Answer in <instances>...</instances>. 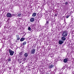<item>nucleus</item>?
I'll return each mask as SVG.
<instances>
[{
  "label": "nucleus",
  "mask_w": 74,
  "mask_h": 74,
  "mask_svg": "<svg viewBox=\"0 0 74 74\" xmlns=\"http://www.w3.org/2000/svg\"><path fill=\"white\" fill-rule=\"evenodd\" d=\"M59 74H61V73H60Z\"/></svg>",
  "instance_id": "c85d7f7f"
},
{
  "label": "nucleus",
  "mask_w": 74,
  "mask_h": 74,
  "mask_svg": "<svg viewBox=\"0 0 74 74\" xmlns=\"http://www.w3.org/2000/svg\"><path fill=\"white\" fill-rule=\"evenodd\" d=\"M24 40H25L24 38H22L20 39L21 41H24Z\"/></svg>",
  "instance_id": "f8f14e48"
},
{
  "label": "nucleus",
  "mask_w": 74,
  "mask_h": 74,
  "mask_svg": "<svg viewBox=\"0 0 74 74\" xmlns=\"http://www.w3.org/2000/svg\"><path fill=\"white\" fill-rule=\"evenodd\" d=\"M61 40H62V41H65L66 40V38H65V37L63 36L62 37H61Z\"/></svg>",
  "instance_id": "1a4fd4ad"
},
{
  "label": "nucleus",
  "mask_w": 74,
  "mask_h": 74,
  "mask_svg": "<svg viewBox=\"0 0 74 74\" xmlns=\"http://www.w3.org/2000/svg\"><path fill=\"white\" fill-rule=\"evenodd\" d=\"M22 59H23V58H22L21 59V60H22Z\"/></svg>",
  "instance_id": "cd10ccee"
},
{
  "label": "nucleus",
  "mask_w": 74,
  "mask_h": 74,
  "mask_svg": "<svg viewBox=\"0 0 74 74\" xmlns=\"http://www.w3.org/2000/svg\"><path fill=\"white\" fill-rule=\"evenodd\" d=\"M65 5H67V4H68V2H66L65 3Z\"/></svg>",
  "instance_id": "6ab92c4d"
},
{
  "label": "nucleus",
  "mask_w": 74,
  "mask_h": 74,
  "mask_svg": "<svg viewBox=\"0 0 74 74\" xmlns=\"http://www.w3.org/2000/svg\"><path fill=\"white\" fill-rule=\"evenodd\" d=\"M24 55L25 57H27L28 56H29V53H25L24 54Z\"/></svg>",
  "instance_id": "6e6552de"
},
{
  "label": "nucleus",
  "mask_w": 74,
  "mask_h": 74,
  "mask_svg": "<svg viewBox=\"0 0 74 74\" xmlns=\"http://www.w3.org/2000/svg\"><path fill=\"white\" fill-rule=\"evenodd\" d=\"M28 30H29V31H31V28L30 27H29L28 29Z\"/></svg>",
  "instance_id": "2eb2a0df"
},
{
  "label": "nucleus",
  "mask_w": 74,
  "mask_h": 74,
  "mask_svg": "<svg viewBox=\"0 0 74 74\" xmlns=\"http://www.w3.org/2000/svg\"><path fill=\"white\" fill-rule=\"evenodd\" d=\"M21 16V14H19L17 16H18V17H20Z\"/></svg>",
  "instance_id": "4468645a"
},
{
  "label": "nucleus",
  "mask_w": 74,
  "mask_h": 74,
  "mask_svg": "<svg viewBox=\"0 0 74 74\" xmlns=\"http://www.w3.org/2000/svg\"><path fill=\"white\" fill-rule=\"evenodd\" d=\"M64 41L62 40H59V42H58V44L60 45H62L63 43H64Z\"/></svg>",
  "instance_id": "20e7f679"
},
{
  "label": "nucleus",
  "mask_w": 74,
  "mask_h": 74,
  "mask_svg": "<svg viewBox=\"0 0 74 74\" xmlns=\"http://www.w3.org/2000/svg\"><path fill=\"white\" fill-rule=\"evenodd\" d=\"M22 44H23L24 46V45H25V44H26V41L24 42H23V43Z\"/></svg>",
  "instance_id": "ddd939ff"
},
{
  "label": "nucleus",
  "mask_w": 74,
  "mask_h": 74,
  "mask_svg": "<svg viewBox=\"0 0 74 74\" xmlns=\"http://www.w3.org/2000/svg\"><path fill=\"white\" fill-rule=\"evenodd\" d=\"M54 67V65L52 64H51L48 66V69H51L52 68H53Z\"/></svg>",
  "instance_id": "423d86ee"
},
{
  "label": "nucleus",
  "mask_w": 74,
  "mask_h": 74,
  "mask_svg": "<svg viewBox=\"0 0 74 74\" xmlns=\"http://www.w3.org/2000/svg\"><path fill=\"white\" fill-rule=\"evenodd\" d=\"M6 16L8 18H10V17H11V14L10 13H7L6 14Z\"/></svg>",
  "instance_id": "39448f33"
},
{
  "label": "nucleus",
  "mask_w": 74,
  "mask_h": 74,
  "mask_svg": "<svg viewBox=\"0 0 74 74\" xmlns=\"http://www.w3.org/2000/svg\"><path fill=\"white\" fill-rule=\"evenodd\" d=\"M48 23H49L48 21H47L46 23L45 24V25H48V24H49Z\"/></svg>",
  "instance_id": "dca6fc26"
},
{
  "label": "nucleus",
  "mask_w": 74,
  "mask_h": 74,
  "mask_svg": "<svg viewBox=\"0 0 74 74\" xmlns=\"http://www.w3.org/2000/svg\"><path fill=\"white\" fill-rule=\"evenodd\" d=\"M20 40V38H17V40Z\"/></svg>",
  "instance_id": "4be33fe9"
},
{
  "label": "nucleus",
  "mask_w": 74,
  "mask_h": 74,
  "mask_svg": "<svg viewBox=\"0 0 74 74\" xmlns=\"http://www.w3.org/2000/svg\"><path fill=\"white\" fill-rule=\"evenodd\" d=\"M67 62V59L65 58L64 60V63H66Z\"/></svg>",
  "instance_id": "9b49d317"
},
{
  "label": "nucleus",
  "mask_w": 74,
  "mask_h": 74,
  "mask_svg": "<svg viewBox=\"0 0 74 74\" xmlns=\"http://www.w3.org/2000/svg\"><path fill=\"white\" fill-rule=\"evenodd\" d=\"M55 16H57V14H56Z\"/></svg>",
  "instance_id": "bb28decb"
},
{
  "label": "nucleus",
  "mask_w": 74,
  "mask_h": 74,
  "mask_svg": "<svg viewBox=\"0 0 74 74\" xmlns=\"http://www.w3.org/2000/svg\"><path fill=\"white\" fill-rule=\"evenodd\" d=\"M11 67H10L9 68V69H10V70H11Z\"/></svg>",
  "instance_id": "393cba45"
},
{
  "label": "nucleus",
  "mask_w": 74,
  "mask_h": 74,
  "mask_svg": "<svg viewBox=\"0 0 74 74\" xmlns=\"http://www.w3.org/2000/svg\"><path fill=\"white\" fill-rule=\"evenodd\" d=\"M68 34V31H63L62 33V36L63 37H66Z\"/></svg>",
  "instance_id": "f257e3e1"
},
{
  "label": "nucleus",
  "mask_w": 74,
  "mask_h": 74,
  "mask_svg": "<svg viewBox=\"0 0 74 74\" xmlns=\"http://www.w3.org/2000/svg\"><path fill=\"white\" fill-rule=\"evenodd\" d=\"M16 16V14H13L11 16Z\"/></svg>",
  "instance_id": "a211bd4d"
},
{
  "label": "nucleus",
  "mask_w": 74,
  "mask_h": 74,
  "mask_svg": "<svg viewBox=\"0 0 74 74\" xmlns=\"http://www.w3.org/2000/svg\"><path fill=\"white\" fill-rule=\"evenodd\" d=\"M34 21V18H32L30 19V21L31 22H33Z\"/></svg>",
  "instance_id": "0eeeda50"
},
{
  "label": "nucleus",
  "mask_w": 74,
  "mask_h": 74,
  "mask_svg": "<svg viewBox=\"0 0 74 74\" xmlns=\"http://www.w3.org/2000/svg\"><path fill=\"white\" fill-rule=\"evenodd\" d=\"M9 51L10 53V55L11 56H12V55H14V51H12L11 49H9Z\"/></svg>",
  "instance_id": "f03ea898"
},
{
  "label": "nucleus",
  "mask_w": 74,
  "mask_h": 74,
  "mask_svg": "<svg viewBox=\"0 0 74 74\" xmlns=\"http://www.w3.org/2000/svg\"><path fill=\"white\" fill-rule=\"evenodd\" d=\"M16 38H19V35H16Z\"/></svg>",
  "instance_id": "aec40b11"
},
{
  "label": "nucleus",
  "mask_w": 74,
  "mask_h": 74,
  "mask_svg": "<svg viewBox=\"0 0 74 74\" xmlns=\"http://www.w3.org/2000/svg\"><path fill=\"white\" fill-rule=\"evenodd\" d=\"M8 62H10L11 61V59H9L8 60Z\"/></svg>",
  "instance_id": "412c9836"
},
{
  "label": "nucleus",
  "mask_w": 74,
  "mask_h": 74,
  "mask_svg": "<svg viewBox=\"0 0 74 74\" xmlns=\"http://www.w3.org/2000/svg\"><path fill=\"white\" fill-rule=\"evenodd\" d=\"M69 17V16H66V18H68Z\"/></svg>",
  "instance_id": "5701e85b"
},
{
  "label": "nucleus",
  "mask_w": 74,
  "mask_h": 74,
  "mask_svg": "<svg viewBox=\"0 0 74 74\" xmlns=\"http://www.w3.org/2000/svg\"><path fill=\"white\" fill-rule=\"evenodd\" d=\"M36 16V13H34L33 14L32 16H33V17H34L35 16Z\"/></svg>",
  "instance_id": "9d476101"
},
{
  "label": "nucleus",
  "mask_w": 74,
  "mask_h": 74,
  "mask_svg": "<svg viewBox=\"0 0 74 74\" xmlns=\"http://www.w3.org/2000/svg\"><path fill=\"white\" fill-rule=\"evenodd\" d=\"M36 52V49H32V50L30 51V53L31 54H34Z\"/></svg>",
  "instance_id": "7ed1b4c3"
},
{
  "label": "nucleus",
  "mask_w": 74,
  "mask_h": 74,
  "mask_svg": "<svg viewBox=\"0 0 74 74\" xmlns=\"http://www.w3.org/2000/svg\"><path fill=\"white\" fill-rule=\"evenodd\" d=\"M16 14V15H17V14L16 13V14Z\"/></svg>",
  "instance_id": "a878e982"
},
{
  "label": "nucleus",
  "mask_w": 74,
  "mask_h": 74,
  "mask_svg": "<svg viewBox=\"0 0 74 74\" xmlns=\"http://www.w3.org/2000/svg\"><path fill=\"white\" fill-rule=\"evenodd\" d=\"M19 54L20 56L22 55V54H23V52H21L19 53Z\"/></svg>",
  "instance_id": "f3484780"
},
{
  "label": "nucleus",
  "mask_w": 74,
  "mask_h": 74,
  "mask_svg": "<svg viewBox=\"0 0 74 74\" xmlns=\"http://www.w3.org/2000/svg\"><path fill=\"white\" fill-rule=\"evenodd\" d=\"M21 63V61H20V62H19V63Z\"/></svg>",
  "instance_id": "b1692460"
}]
</instances>
